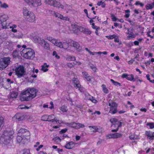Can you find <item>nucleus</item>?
<instances>
[{"label": "nucleus", "instance_id": "53", "mask_svg": "<svg viewBox=\"0 0 154 154\" xmlns=\"http://www.w3.org/2000/svg\"><path fill=\"white\" fill-rule=\"evenodd\" d=\"M18 108L20 109H28L29 108L24 105H21L19 106Z\"/></svg>", "mask_w": 154, "mask_h": 154}, {"label": "nucleus", "instance_id": "35", "mask_svg": "<svg viewBox=\"0 0 154 154\" xmlns=\"http://www.w3.org/2000/svg\"><path fill=\"white\" fill-rule=\"evenodd\" d=\"M6 84L5 78H0V87H4Z\"/></svg>", "mask_w": 154, "mask_h": 154}, {"label": "nucleus", "instance_id": "4", "mask_svg": "<svg viewBox=\"0 0 154 154\" xmlns=\"http://www.w3.org/2000/svg\"><path fill=\"white\" fill-rule=\"evenodd\" d=\"M23 49L21 51V55L27 59L33 58L35 57V53L33 50L29 48H26V46L23 45L22 46Z\"/></svg>", "mask_w": 154, "mask_h": 154}, {"label": "nucleus", "instance_id": "43", "mask_svg": "<svg viewBox=\"0 0 154 154\" xmlns=\"http://www.w3.org/2000/svg\"><path fill=\"white\" fill-rule=\"evenodd\" d=\"M102 89L104 93L106 94L108 93L109 90L106 87V85L104 84H103L101 86Z\"/></svg>", "mask_w": 154, "mask_h": 154}, {"label": "nucleus", "instance_id": "19", "mask_svg": "<svg viewBox=\"0 0 154 154\" xmlns=\"http://www.w3.org/2000/svg\"><path fill=\"white\" fill-rule=\"evenodd\" d=\"M48 121H51L52 122H55L56 123L61 124L63 123L62 120H59L56 118L55 116L54 115H48Z\"/></svg>", "mask_w": 154, "mask_h": 154}, {"label": "nucleus", "instance_id": "20", "mask_svg": "<svg viewBox=\"0 0 154 154\" xmlns=\"http://www.w3.org/2000/svg\"><path fill=\"white\" fill-rule=\"evenodd\" d=\"M122 134L119 133H116L107 135L106 136V138L109 139H116L121 137Z\"/></svg>", "mask_w": 154, "mask_h": 154}, {"label": "nucleus", "instance_id": "10", "mask_svg": "<svg viewBox=\"0 0 154 154\" xmlns=\"http://www.w3.org/2000/svg\"><path fill=\"white\" fill-rule=\"evenodd\" d=\"M112 101L111 100H109V105L110 106L109 112L114 114L117 112V105L116 103L111 102Z\"/></svg>", "mask_w": 154, "mask_h": 154}, {"label": "nucleus", "instance_id": "2", "mask_svg": "<svg viewBox=\"0 0 154 154\" xmlns=\"http://www.w3.org/2000/svg\"><path fill=\"white\" fill-rule=\"evenodd\" d=\"M14 132L12 131H5L0 137V143L2 145H7L11 142Z\"/></svg>", "mask_w": 154, "mask_h": 154}, {"label": "nucleus", "instance_id": "49", "mask_svg": "<svg viewBox=\"0 0 154 154\" xmlns=\"http://www.w3.org/2000/svg\"><path fill=\"white\" fill-rule=\"evenodd\" d=\"M147 125L149 126V128L152 129L154 128V123L153 122L148 123Z\"/></svg>", "mask_w": 154, "mask_h": 154}, {"label": "nucleus", "instance_id": "5", "mask_svg": "<svg viewBox=\"0 0 154 154\" xmlns=\"http://www.w3.org/2000/svg\"><path fill=\"white\" fill-rule=\"evenodd\" d=\"M15 75L18 78H21L26 74V72L24 67L22 65L18 66L15 69Z\"/></svg>", "mask_w": 154, "mask_h": 154}, {"label": "nucleus", "instance_id": "44", "mask_svg": "<svg viewBox=\"0 0 154 154\" xmlns=\"http://www.w3.org/2000/svg\"><path fill=\"white\" fill-rule=\"evenodd\" d=\"M20 55L19 53L17 51H14L13 53V57L14 58H16L18 57Z\"/></svg>", "mask_w": 154, "mask_h": 154}, {"label": "nucleus", "instance_id": "51", "mask_svg": "<svg viewBox=\"0 0 154 154\" xmlns=\"http://www.w3.org/2000/svg\"><path fill=\"white\" fill-rule=\"evenodd\" d=\"M116 37H117V36L114 34L112 35H109L106 36V38L109 39H112L113 38H115Z\"/></svg>", "mask_w": 154, "mask_h": 154}, {"label": "nucleus", "instance_id": "45", "mask_svg": "<svg viewBox=\"0 0 154 154\" xmlns=\"http://www.w3.org/2000/svg\"><path fill=\"white\" fill-rule=\"evenodd\" d=\"M110 81L115 86H121V84L120 83H119V82H117L115 81L112 79H111Z\"/></svg>", "mask_w": 154, "mask_h": 154}, {"label": "nucleus", "instance_id": "7", "mask_svg": "<svg viewBox=\"0 0 154 154\" xmlns=\"http://www.w3.org/2000/svg\"><path fill=\"white\" fill-rule=\"evenodd\" d=\"M45 2L46 4L54 7H58L61 9L64 8L63 6L60 3L55 0H45Z\"/></svg>", "mask_w": 154, "mask_h": 154}, {"label": "nucleus", "instance_id": "63", "mask_svg": "<svg viewBox=\"0 0 154 154\" xmlns=\"http://www.w3.org/2000/svg\"><path fill=\"white\" fill-rule=\"evenodd\" d=\"M135 5H139L141 7H142L143 6V3H140L139 1H137L135 3Z\"/></svg>", "mask_w": 154, "mask_h": 154}, {"label": "nucleus", "instance_id": "29", "mask_svg": "<svg viewBox=\"0 0 154 154\" xmlns=\"http://www.w3.org/2000/svg\"><path fill=\"white\" fill-rule=\"evenodd\" d=\"M24 119L23 116L21 114L17 113L13 117L14 119H16L20 121L23 120Z\"/></svg>", "mask_w": 154, "mask_h": 154}, {"label": "nucleus", "instance_id": "61", "mask_svg": "<svg viewBox=\"0 0 154 154\" xmlns=\"http://www.w3.org/2000/svg\"><path fill=\"white\" fill-rule=\"evenodd\" d=\"M67 66L70 68H72L73 67L74 65V62L72 63H69L67 64Z\"/></svg>", "mask_w": 154, "mask_h": 154}, {"label": "nucleus", "instance_id": "26", "mask_svg": "<svg viewBox=\"0 0 154 154\" xmlns=\"http://www.w3.org/2000/svg\"><path fill=\"white\" fill-rule=\"evenodd\" d=\"M9 18L8 16L5 14H2L0 15V21L1 23H3L7 21Z\"/></svg>", "mask_w": 154, "mask_h": 154}, {"label": "nucleus", "instance_id": "56", "mask_svg": "<svg viewBox=\"0 0 154 154\" xmlns=\"http://www.w3.org/2000/svg\"><path fill=\"white\" fill-rule=\"evenodd\" d=\"M91 25H92V27L93 29H100V27L95 25L94 23H93L91 24Z\"/></svg>", "mask_w": 154, "mask_h": 154}, {"label": "nucleus", "instance_id": "27", "mask_svg": "<svg viewBox=\"0 0 154 154\" xmlns=\"http://www.w3.org/2000/svg\"><path fill=\"white\" fill-rule=\"evenodd\" d=\"M146 134L147 136V138L150 140L154 139V132H152L150 131H146Z\"/></svg>", "mask_w": 154, "mask_h": 154}, {"label": "nucleus", "instance_id": "24", "mask_svg": "<svg viewBox=\"0 0 154 154\" xmlns=\"http://www.w3.org/2000/svg\"><path fill=\"white\" fill-rule=\"evenodd\" d=\"M28 137H23L19 135L18 134L17 138V140L19 143H24L27 140Z\"/></svg>", "mask_w": 154, "mask_h": 154}, {"label": "nucleus", "instance_id": "16", "mask_svg": "<svg viewBox=\"0 0 154 154\" xmlns=\"http://www.w3.org/2000/svg\"><path fill=\"white\" fill-rule=\"evenodd\" d=\"M18 134L28 137L30 136L29 132L26 129L21 128L18 131Z\"/></svg>", "mask_w": 154, "mask_h": 154}, {"label": "nucleus", "instance_id": "32", "mask_svg": "<svg viewBox=\"0 0 154 154\" xmlns=\"http://www.w3.org/2000/svg\"><path fill=\"white\" fill-rule=\"evenodd\" d=\"M31 39L35 43H38L40 42L41 38L38 36H33L31 37Z\"/></svg>", "mask_w": 154, "mask_h": 154}, {"label": "nucleus", "instance_id": "46", "mask_svg": "<svg viewBox=\"0 0 154 154\" xmlns=\"http://www.w3.org/2000/svg\"><path fill=\"white\" fill-rule=\"evenodd\" d=\"M48 115H45L43 116L41 118L42 120L43 121H48Z\"/></svg>", "mask_w": 154, "mask_h": 154}, {"label": "nucleus", "instance_id": "50", "mask_svg": "<svg viewBox=\"0 0 154 154\" xmlns=\"http://www.w3.org/2000/svg\"><path fill=\"white\" fill-rule=\"evenodd\" d=\"M125 17L126 18H128L130 15V11L129 10H125Z\"/></svg>", "mask_w": 154, "mask_h": 154}, {"label": "nucleus", "instance_id": "40", "mask_svg": "<svg viewBox=\"0 0 154 154\" xmlns=\"http://www.w3.org/2000/svg\"><path fill=\"white\" fill-rule=\"evenodd\" d=\"M0 7L4 9H6L9 7L8 5L6 3H2L0 1Z\"/></svg>", "mask_w": 154, "mask_h": 154}, {"label": "nucleus", "instance_id": "47", "mask_svg": "<svg viewBox=\"0 0 154 154\" xmlns=\"http://www.w3.org/2000/svg\"><path fill=\"white\" fill-rule=\"evenodd\" d=\"M154 6V2L151 4L147 5L146 6V8L147 9H150L152 8Z\"/></svg>", "mask_w": 154, "mask_h": 154}, {"label": "nucleus", "instance_id": "1", "mask_svg": "<svg viewBox=\"0 0 154 154\" xmlns=\"http://www.w3.org/2000/svg\"><path fill=\"white\" fill-rule=\"evenodd\" d=\"M37 90L33 88H28L22 91L20 94L21 101H28L34 98L37 95Z\"/></svg>", "mask_w": 154, "mask_h": 154}, {"label": "nucleus", "instance_id": "14", "mask_svg": "<svg viewBox=\"0 0 154 154\" xmlns=\"http://www.w3.org/2000/svg\"><path fill=\"white\" fill-rule=\"evenodd\" d=\"M69 46L73 47L77 51L79 52L82 50V48L80 46L79 44L76 42L73 41L68 43Z\"/></svg>", "mask_w": 154, "mask_h": 154}, {"label": "nucleus", "instance_id": "22", "mask_svg": "<svg viewBox=\"0 0 154 154\" xmlns=\"http://www.w3.org/2000/svg\"><path fill=\"white\" fill-rule=\"evenodd\" d=\"M25 19L29 22L33 23L35 21V16L34 13L32 12L31 14H29V15L26 17Z\"/></svg>", "mask_w": 154, "mask_h": 154}, {"label": "nucleus", "instance_id": "34", "mask_svg": "<svg viewBox=\"0 0 154 154\" xmlns=\"http://www.w3.org/2000/svg\"><path fill=\"white\" fill-rule=\"evenodd\" d=\"M88 127L91 131L92 132H96L98 130L97 127L95 126H89Z\"/></svg>", "mask_w": 154, "mask_h": 154}, {"label": "nucleus", "instance_id": "59", "mask_svg": "<svg viewBox=\"0 0 154 154\" xmlns=\"http://www.w3.org/2000/svg\"><path fill=\"white\" fill-rule=\"evenodd\" d=\"M46 42L44 39L41 38V40H40V42L39 44L41 45H43Z\"/></svg>", "mask_w": 154, "mask_h": 154}, {"label": "nucleus", "instance_id": "13", "mask_svg": "<svg viewBox=\"0 0 154 154\" xmlns=\"http://www.w3.org/2000/svg\"><path fill=\"white\" fill-rule=\"evenodd\" d=\"M69 46L73 47L77 51L79 52L82 50V48L80 46L79 44L76 42L73 41L68 43Z\"/></svg>", "mask_w": 154, "mask_h": 154}, {"label": "nucleus", "instance_id": "18", "mask_svg": "<svg viewBox=\"0 0 154 154\" xmlns=\"http://www.w3.org/2000/svg\"><path fill=\"white\" fill-rule=\"evenodd\" d=\"M67 125L76 129H79L81 128H83L85 126V125L82 124L77 123L75 122L68 124Z\"/></svg>", "mask_w": 154, "mask_h": 154}, {"label": "nucleus", "instance_id": "21", "mask_svg": "<svg viewBox=\"0 0 154 154\" xmlns=\"http://www.w3.org/2000/svg\"><path fill=\"white\" fill-rule=\"evenodd\" d=\"M32 12V11H29V9L26 7H24L23 8L22 13L23 14V17L25 19Z\"/></svg>", "mask_w": 154, "mask_h": 154}, {"label": "nucleus", "instance_id": "42", "mask_svg": "<svg viewBox=\"0 0 154 154\" xmlns=\"http://www.w3.org/2000/svg\"><path fill=\"white\" fill-rule=\"evenodd\" d=\"M1 25L2 26V28L3 29H7L8 28V26L9 25V23L8 22H6L5 23H2L1 24Z\"/></svg>", "mask_w": 154, "mask_h": 154}, {"label": "nucleus", "instance_id": "25", "mask_svg": "<svg viewBox=\"0 0 154 154\" xmlns=\"http://www.w3.org/2000/svg\"><path fill=\"white\" fill-rule=\"evenodd\" d=\"M76 143L73 141L67 142L65 146L66 148L68 149H71L75 147Z\"/></svg>", "mask_w": 154, "mask_h": 154}, {"label": "nucleus", "instance_id": "15", "mask_svg": "<svg viewBox=\"0 0 154 154\" xmlns=\"http://www.w3.org/2000/svg\"><path fill=\"white\" fill-rule=\"evenodd\" d=\"M72 81L74 84V86L75 88L76 89H78L81 92L83 91L84 89L83 88L81 87L79 81L77 78H74L72 80Z\"/></svg>", "mask_w": 154, "mask_h": 154}, {"label": "nucleus", "instance_id": "55", "mask_svg": "<svg viewBox=\"0 0 154 154\" xmlns=\"http://www.w3.org/2000/svg\"><path fill=\"white\" fill-rule=\"evenodd\" d=\"M43 46L45 49H49V44L47 42L43 45Z\"/></svg>", "mask_w": 154, "mask_h": 154}, {"label": "nucleus", "instance_id": "30", "mask_svg": "<svg viewBox=\"0 0 154 154\" xmlns=\"http://www.w3.org/2000/svg\"><path fill=\"white\" fill-rule=\"evenodd\" d=\"M86 97V98L87 99L91 100L92 102L94 103H96L97 102V101L94 98V97L89 95L88 94L85 95Z\"/></svg>", "mask_w": 154, "mask_h": 154}, {"label": "nucleus", "instance_id": "62", "mask_svg": "<svg viewBox=\"0 0 154 154\" xmlns=\"http://www.w3.org/2000/svg\"><path fill=\"white\" fill-rule=\"evenodd\" d=\"M43 146V145H39L37 147L36 149V150L37 151H39L40 150L41 148H42Z\"/></svg>", "mask_w": 154, "mask_h": 154}, {"label": "nucleus", "instance_id": "41", "mask_svg": "<svg viewBox=\"0 0 154 154\" xmlns=\"http://www.w3.org/2000/svg\"><path fill=\"white\" fill-rule=\"evenodd\" d=\"M18 94V93L17 91H12L11 94V97L12 98H16L17 97Z\"/></svg>", "mask_w": 154, "mask_h": 154}, {"label": "nucleus", "instance_id": "64", "mask_svg": "<svg viewBox=\"0 0 154 154\" xmlns=\"http://www.w3.org/2000/svg\"><path fill=\"white\" fill-rule=\"evenodd\" d=\"M74 65H81L82 64V63L79 61H75L74 62Z\"/></svg>", "mask_w": 154, "mask_h": 154}, {"label": "nucleus", "instance_id": "31", "mask_svg": "<svg viewBox=\"0 0 154 154\" xmlns=\"http://www.w3.org/2000/svg\"><path fill=\"white\" fill-rule=\"evenodd\" d=\"M49 66V65H47L46 63H45L42 66L41 70L44 72H46L48 71V68Z\"/></svg>", "mask_w": 154, "mask_h": 154}, {"label": "nucleus", "instance_id": "48", "mask_svg": "<svg viewBox=\"0 0 154 154\" xmlns=\"http://www.w3.org/2000/svg\"><path fill=\"white\" fill-rule=\"evenodd\" d=\"M97 5L99 6H101L102 8L105 7L106 5L102 1L98 2L97 3Z\"/></svg>", "mask_w": 154, "mask_h": 154}, {"label": "nucleus", "instance_id": "8", "mask_svg": "<svg viewBox=\"0 0 154 154\" xmlns=\"http://www.w3.org/2000/svg\"><path fill=\"white\" fill-rule=\"evenodd\" d=\"M110 121L112 123L114 124V125H112V126H114L116 128V129H113L111 131L112 132H117L119 128L121 126L122 123L118 121V120L115 118L111 119Z\"/></svg>", "mask_w": 154, "mask_h": 154}, {"label": "nucleus", "instance_id": "6", "mask_svg": "<svg viewBox=\"0 0 154 154\" xmlns=\"http://www.w3.org/2000/svg\"><path fill=\"white\" fill-rule=\"evenodd\" d=\"M11 58L4 57L0 60V70H2L7 67L11 63Z\"/></svg>", "mask_w": 154, "mask_h": 154}, {"label": "nucleus", "instance_id": "36", "mask_svg": "<svg viewBox=\"0 0 154 154\" xmlns=\"http://www.w3.org/2000/svg\"><path fill=\"white\" fill-rule=\"evenodd\" d=\"M17 26L16 24H13L12 26L10 27V28L11 29V30L12 32L14 33L17 32V31L16 28Z\"/></svg>", "mask_w": 154, "mask_h": 154}, {"label": "nucleus", "instance_id": "23", "mask_svg": "<svg viewBox=\"0 0 154 154\" xmlns=\"http://www.w3.org/2000/svg\"><path fill=\"white\" fill-rule=\"evenodd\" d=\"M127 30L128 32L127 34H128V35L127 36V38L128 40H129L131 38H134L136 35H138L137 33L134 34L132 31H130L129 28H127Z\"/></svg>", "mask_w": 154, "mask_h": 154}, {"label": "nucleus", "instance_id": "28", "mask_svg": "<svg viewBox=\"0 0 154 154\" xmlns=\"http://www.w3.org/2000/svg\"><path fill=\"white\" fill-rule=\"evenodd\" d=\"M80 31L89 35H90L91 33V31L89 30L88 29L82 27L80 28Z\"/></svg>", "mask_w": 154, "mask_h": 154}, {"label": "nucleus", "instance_id": "54", "mask_svg": "<svg viewBox=\"0 0 154 154\" xmlns=\"http://www.w3.org/2000/svg\"><path fill=\"white\" fill-rule=\"evenodd\" d=\"M23 154H31L30 152V151L29 149H26L23 150Z\"/></svg>", "mask_w": 154, "mask_h": 154}, {"label": "nucleus", "instance_id": "3", "mask_svg": "<svg viewBox=\"0 0 154 154\" xmlns=\"http://www.w3.org/2000/svg\"><path fill=\"white\" fill-rule=\"evenodd\" d=\"M46 39L51 42L54 46L66 50L69 48V44L66 42H61L60 40L51 36L47 37Z\"/></svg>", "mask_w": 154, "mask_h": 154}, {"label": "nucleus", "instance_id": "33", "mask_svg": "<svg viewBox=\"0 0 154 154\" xmlns=\"http://www.w3.org/2000/svg\"><path fill=\"white\" fill-rule=\"evenodd\" d=\"M12 37L19 39L23 37V34L22 33L16 34H14Z\"/></svg>", "mask_w": 154, "mask_h": 154}, {"label": "nucleus", "instance_id": "39", "mask_svg": "<svg viewBox=\"0 0 154 154\" xmlns=\"http://www.w3.org/2000/svg\"><path fill=\"white\" fill-rule=\"evenodd\" d=\"M66 60L68 61H75L76 60V57L73 56H68L66 57Z\"/></svg>", "mask_w": 154, "mask_h": 154}, {"label": "nucleus", "instance_id": "52", "mask_svg": "<svg viewBox=\"0 0 154 154\" xmlns=\"http://www.w3.org/2000/svg\"><path fill=\"white\" fill-rule=\"evenodd\" d=\"M90 67L93 71L94 72H96L97 69L95 66L93 64H91L90 65Z\"/></svg>", "mask_w": 154, "mask_h": 154}, {"label": "nucleus", "instance_id": "37", "mask_svg": "<svg viewBox=\"0 0 154 154\" xmlns=\"http://www.w3.org/2000/svg\"><path fill=\"white\" fill-rule=\"evenodd\" d=\"M60 110L62 112H66L68 111L67 107L65 105H62L59 108Z\"/></svg>", "mask_w": 154, "mask_h": 154}, {"label": "nucleus", "instance_id": "12", "mask_svg": "<svg viewBox=\"0 0 154 154\" xmlns=\"http://www.w3.org/2000/svg\"><path fill=\"white\" fill-rule=\"evenodd\" d=\"M81 26H78L75 23L72 24L71 27L69 28V31H67L68 32L77 33L79 31H80V28Z\"/></svg>", "mask_w": 154, "mask_h": 154}, {"label": "nucleus", "instance_id": "60", "mask_svg": "<svg viewBox=\"0 0 154 154\" xmlns=\"http://www.w3.org/2000/svg\"><path fill=\"white\" fill-rule=\"evenodd\" d=\"M54 141L57 142H60L61 141L60 139L58 137H55L54 139Z\"/></svg>", "mask_w": 154, "mask_h": 154}, {"label": "nucleus", "instance_id": "38", "mask_svg": "<svg viewBox=\"0 0 154 154\" xmlns=\"http://www.w3.org/2000/svg\"><path fill=\"white\" fill-rule=\"evenodd\" d=\"M82 74L88 81H90V80L91 77L86 72H83Z\"/></svg>", "mask_w": 154, "mask_h": 154}, {"label": "nucleus", "instance_id": "17", "mask_svg": "<svg viewBox=\"0 0 154 154\" xmlns=\"http://www.w3.org/2000/svg\"><path fill=\"white\" fill-rule=\"evenodd\" d=\"M121 76L122 78H126L127 80L131 81H136V79H138V77H135L134 78V75L132 74L128 75L126 73H123L122 75Z\"/></svg>", "mask_w": 154, "mask_h": 154}, {"label": "nucleus", "instance_id": "11", "mask_svg": "<svg viewBox=\"0 0 154 154\" xmlns=\"http://www.w3.org/2000/svg\"><path fill=\"white\" fill-rule=\"evenodd\" d=\"M51 14L56 17L60 18L63 20L69 21V18L67 16L64 17L60 14L54 11H51Z\"/></svg>", "mask_w": 154, "mask_h": 154}, {"label": "nucleus", "instance_id": "58", "mask_svg": "<svg viewBox=\"0 0 154 154\" xmlns=\"http://www.w3.org/2000/svg\"><path fill=\"white\" fill-rule=\"evenodd\" d=\"M52 55L53 56H55L57 59H59L60 58V56L57 55V53L55 51H53Z\"/></svg>", "mask_w": 154, "mask_h": 154}, {"label": "nucleus", "instance_id": "57", "mask_svg": "<svg viewBox=\"0 0 154 154\" xmlns=\"http://www.w3.org/2000/svg\"><path fill=\"white\" fill-rule=\"evenodd\" d=\"M5 81H6V82H7V83L8 84H11L13 83V81L12 80H11V79H6L5 78Z\"/></svg>", "mask_w": 154, "mask_h": 154}, {"label": "nucleus", "instance_id": "9", "mask_svg": "<svg viewBox=\"0 0 154 154\" xmlns=\"http://www.w3.org/2000/svg\"><path fill=\"white\" fill-rule=\"evenodd\" d=\"M31 7H37L41 5L40 0H24Z\"/></svg>", "mask_w": 154, "mask_h": 154}]
</instances>
